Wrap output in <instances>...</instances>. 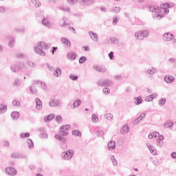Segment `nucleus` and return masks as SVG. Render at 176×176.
Wrapping results in <instances>:
<instances>
[{"label":"nucleus","instance_id":"obj_8","mask_svg":"<svg viewBox=\"0 0 176 176\" xmlns=\"http://www.w3.org/2000/svg\"><path fill=\"white\" fill-rule=\"evenodd\" d=\"M6 173L8 174V175H16L17 171L13 167H8L6 168Z\"/></svg>","mask_w":176,"mask_h":176},{"label":"nucleus","instance_id":"obj_20","mask_svg":"<svg viewBox=\"0 0 176 176\" xmlns=\"http://www.w3.org/2000/svg\"><path fill=\"white\" fill-rule=\"evenodd\" d=\"M54 76L56 78H58V76H61V69L56 68L55 72H54Z\"/></svg>","mask_w":176,"mask_h":176},{"label":"nucleus","instance_id":"obj_55","mask_svg":"<svg viewBox=\"0 0 176 176\" xmlns=\"http://www.w3.org/2000/svg\"><path fill=\"white\" fill-rule=\"evenodd\" d=\"M62 119L63 118L60 116H57L56 118V120L58 122V123H59V122H61Z\"/></svg>","mask_w":176,"mask_h":176},{"label":"nucleus","instance_id":"obj_45","mask_svg":"<svg viewBox=\"0 0 176 176\" xmlns=\"http://www.w3.org/2000/svg\"><path fill=\"white\" fill-rule=\"evenodd\" d=\"M109 88L108 87H104L103 88V93H104V94H109Z\"/></svg>","mask_w":176,"mask_h":176},{"label":"nucleus","instance_id":"obj_59","mask_svg":"<svg viewBox=\"0 0 176 176\" xmlns=\"http://www.w3.org/2000/svg\"><path fill=\"white\" fill-rule=\"evenodd\" d=\"M59 141H61V142H63V144H65V139L64 138V137L60 136Z\"/></svg>","mask_w":176,"mask_h":176},{"label":"nucleus","instance_id":"obj_12","mask_svg":"<svg viewBox=\"0 0 176 176\" xmlns=\"http://www.w3.org/2000/svg\"><path fill=\"white\" fill-rule=\"evenodd\" d=\"M36 102V109H38V111H41L42 109V101L39 98H36L35 99Z\"/></svg>","mask_w":176,"mask_h":176},{"label":"nucleus","instance_id":"obj_44","mask_svg":"<svg viewBox=\"0 0 176 176\" xmlns=\"http://www.w3.org/2000/svg\"><path fill=\"white\" fill-rule=\"evenodd\" d=\"M76 2H78V0H67V3L69 5H75V3H76Z\"/></svg>","mask_w":176,"mask_h":176},{"label":"nucleus","instance_id":"obj_51","mask_svg":"<svg viewBox=\"0 0 176 176\" xmlns=\"http://www.w3.org/2000/svg\"><path fill=\"white\" fill-rule=\"evenodd\" d=\"M14 43V39L12 38V39H11L10 41L9 42V44H8V45H9V47H13Z\"/></svg>","mask_w":176,"mask_h":176},{"label":"nucleus","instance_id":"obj_11","mask_svg":"<svg viewBox=\"0 0 176 176\" xmlns=\"http://www.w3.org/2000/svg\"><path fill=\"white\" fill-rule=\"evenodd\" d=\"M89 35L90 36L92 41H94V42H96V43H98V35H97L96 33H94L93 32H89Z\"/></svg>","mask_w":176,"mask_h":176},{"label":"nucleus","instance_id":"obj_64","mask_svg":"<svg viewBox=\"0 0 176 176\" xmlns=\"http://www.w3.org/2000/svg\"><path fill=\"white\" fill-rule=\"evenodd\" d=\"M62 149H67V143H63Z\"/></svg>","mask_w":176,"mask_h":176},{"label":"nucleus","instance_id":"obj_25","mask_svg":"<svg viewBox=\"0 0 176 176\" xmlns=\"http://www.w3.org/2000/svg\"><path fill=\"white\" fill-rule=\"evenodd\" d=\"M80 104H82V101H80V100H75L73 103V109L74 108H78V107H79V105H80Z\"/></svg>","mask_w":176,"mask_h":176},{"label":"nucleus","instance_id":"obj_40","mask_svg":"<svg viewBox=\"0 0 176 176\" xmlns=\"http://www.w3.org/2000/svg\"><path fill=\"white\" fill-rule=\"evenodd\" d=\"M85 62H86V56H82L80 58V59H79L80 64H83Z\"/></svg>","mask_w":176,"mask_h":176},{"label":"nucleus","instance_id":"obj_24","mask_svg":"<svg viewBox=\"0 0 176 176\" xmlns=\"http://www.w3.org/2000/svg\"><path fill=\"white\" fill-rule=\"evenodd\" d=\"M151 153L153 155H156V148L151 145H147Z\"/></svg>","mask_w":176,"mask_h":176},{"label":"nucleus","instance_id":"obj_22","mask_svg":"<svg viewBox=\"0 0 176 176\" xmlns=\"http://www.w3.org/2000/svg\"><path fill=\"white\" fill-rule=\"evenodd\" d=\"M55 116H56L54 114H50L45 118V122H50V120H53Z\"/></svg>","mask_w":176,"mask_h":176},{"label":"nucleus","instance_id":"obj_30","mask_svg":"<svg viewBox=\"0 0 176 176\" xmlns=\"http://www.w3.org/2000/svg\"><path fill=\"white\" fill-rule=\"evenodd\" d=\"M27 144H28V148H30V149H32V148H34V142H32L31 139H28L27 140Z\"/></svg>","mask_w":176,"mask_h":176},{"label":"nucleus","instance_id":"obj_31","mask_svg":"<svg viewBox=\"0 0 176 176\" xmlns=\"http://www.w3.org/2000/svg\"><path fill=\"white\" fill-rule=\"evenodd\" d=\"M122 130L124 131V134H127V133L130 131V128L129 127L128 125H124L122 126Z\"/></svg>","mask_w":176,"mask_h":176},{"label":"nucleus","instance_id":"obj_47","mask_svg":"<svg viewBox=\"0 0 176 176\" xmlns=\"http://www.w3.org/2000/svg\"><path fill=\"white\" fill-rule=\"evenodd\" d=\"M41 87L43 89V90H46V89H47V85L45 84V82H42Z\"/></svg>","mask_w":176,"mask_h":176},{"label":"nucleus","instance_id":"obj_61","mask_svg":"<svg viewBox=\"0 0 176 176\" xmlns=\"http://www.w3.org/2000/svg\"><path fill=\"white\" fill-rule=\"evenodd\" d=\"M6 10L5 7H0V13H3Z\"/></svg>","mask_w":176,"mask_h":176},{"label":"nucleus","instance_id":"obj_48","mask_svg":"<svg viewBox=\"0 0 176 176\" xmlns=\"http://www.w3.org/2000/svg\"><path fill=\"white\" fill-rule=\"evenodd\" d=\"M118 21H119V19H118V17H113V24L114 25H116V24H118Z\"/></svg>","mask_w":176,"mask_h":176},{"label":"nucleus","instance_id":"obj_6","mask_svg":"<svg viewBox=\"0 0 176 176\" xmlns=\"http://www.w3.org/2000/svg\"><path fill=\"white\" fill-rule=\"evenodd\" d=\"M49 105L51 107H60L61 106V102H60V100H58V99H54V100H52L49 102Z\"/></svg>","mask_w":176,"mask_h":176},{"label":"nucleus","instance_id":"obj_21","mask_svg":"<svg viewBox=\"0 0 176 176\" xmlns=\"http://www.w3.org/2000/svg\"><path fill=\"white\" fill-rule=\"evenodd\" d=\"M6 111H8V107L0 104V113H5Z\"/></svg>","mask_w":176,"mask_h":176},{"label":"nucleus","instance_id":"obj_63","mask_svg":"<svg viewBox=\"0 0 176 176\" xmlns=\"http://www.w3.org/2000/svg\"><path fill=\"white\" fill-rule=\"evenodd\" d=\"M153 137H155V134H153V133L148 134V138L150 140H152V138H153Z\"/></svg>","mask_w":176,"mask_h":176},{"label":"nucleus","instance_id":"obj_58","mask_svg":"<svg viewBox=\"0 0 176 176\" xmlns=\"http://www.w3.org/2000/svg\"><path fill=\"white\" fill-rule=\"evenodd\" d=\"M61 10H63L64 12H69V8L62 7Z\"/></svg>","mask_w":176,"mask_h":176},{"label":"nucleus","instance_id":"obj_15","mask_svg":"<svg viewBox=\"0 0 176 176\" xmlns=\"http://www.w3.org/2000/svg\"><path fill=\"white\" fill-rule=\"evenodd\" d=\"M135 36L138 41H142V39H144V37L142 36V30L137 32L135 34Z\"/></svg>","mask_w":176,"mask_h":176},{"label":"nucleus","instance_id":"obj_17","mask_svg":"<svg viewBox=\"0 0 176 176\" xmlns=\"http://www.w3.org/2000/svg\"><path fill=\"white\" fill-rule=\"evenodd\" d=\"M67 57L69 60H74L75 58H76V54L72 52L67 54Z\"/></svg>","mask_w":176,"mask_h":176},{"label":"nucleus","instance_id":"obj_53","mask_svg":"<svg viewBox=\"0 0 176 176\" xmlns=\"http://www.w3.org/2000/svg\"><path fill=\"white\" fill-rule=\"evenodd\" d=\"M118 41V38H110V42L111 43H115Z\"/></svg>","mask_w":176,"mask_h":176},{"label":"nucleus","instance_id":"obj_5","mask_svg":"<svg viewBox=\"0 0 176 176\" xmlns=\"http://www.w3.org/2000/svg\"><path fill=\"white\" fill-rule=\"evenodd\" d=\"M72 156H74V151H69L65 152H63L62 153V157L65 160H69V159H72Z\"/></svg>","mask_w":176,"mask_h":176},{"label":"nucleus","instance_id":"obj_19","mask_svg":"<svg viewBox=\"0 0 176 176\" xmlns=\"http://www.w3.org/2000/svg\"><path fill=\"white\" fill-rule=\"evenodd\" d=\"M173 126H174V124L172 122V121L170 120L166 121L164 124V127H165V129H170L173 127Z\"/></svg>","mask_w":176,"mask_h":176},{"label":"nucleus","instance_id":"obj_50","mask_svg":"<svg viewBox=\"0 0 176 176\" xmlns=\"http://www.w3.org/2000/svg\"><path fill=\"white\" fill-rule=\"evenodd\" d=\"M21 137L22 138H25V137H30V133H21Z\"/></svg>","mask_w":176,"mask_h":176},{"label":"nucleus","instance_id":"obj_43","mask_svg":"<svg viewBox=\"0 0 176 176\" xmlns=\"http://www.w3.org/2000/svg\"><path fill=\"white\" fill-rule=\"evenodd\" d=\"M12 105L13 107H20V102H19V100H14L12 102Z\"/></svg>","mask_w":176,"mask_h":176},{"label":"nucleus","instance_id":"obj_39","mask_svg":"<svg viewBox=\"0 0 176 176\" xmlns=\"http://www.w3.org/2000/svg\"><path fill=\"white\" fill-rule=\"evenodd\" d=\"M164 104H166V98H161L159 101V105H160V107H163Z\"/></svg>","mask_w":176,"mask_h":176},{"label":"nucleus","instance_id":"obj_23","mask_svg":"<svg viewBox=\"0 0 176 176\" xmlns=\"http://www.w3.org/2000/svg\"><path fill=\"white\" fill-rule=\"evenodd\" d=\"M30 91L32 94H36V93H38V89L34 85H32L30 88Z\"/></svg>","mask_w":176,"mask_h":176},{"label":"nucleus","instance_id":"obj_62","mask_svg":"<svg viewBox=\"0 0 176 176\" xmlns=\"http://www.w3.org/2000/svg\"><path fill=\"white\" fill-rule=\"evenodd\" d=\"M35 6L36 8H39L41 6L40 1H36Z\"/></svg>","mask_w":176,"mask_h":176},{"label":"nucleus","instance_id":"obj_34","mask_svg":"<svg viewBox=\"0 0 176 176\" xmlns=\"http://www.w3.org/2000/svg\"><path fill=\"white\" fill-rule=\"evenodd\" d=\"M121 8L120 7H113L111 10L112 13H119L120 12Z\"/></svg>","mask_w":176,"mask_h":176},{"label":"nucleus","instance_id":"obj_36","mask_svg":"<svg viewBox=\"0 0 176 176\" xmlns=\"http://www.w3.org/2000/svg\"><path fill=\"white\" fill-rule=\"evenodd\" d=\"M96 135L98 137H104V131L98 130L96 131Z\"/></svg>","mask_w":176,"mask_h":176},{"label":"nucleus","instance_id":"obj_14","mask_svg":"<svg viewBox=\"0 0 176 176\" xmlns=\"http://www.w3.org/2000/svg\"><path fill=\"white\" fill-rule=\"evenodd\" d=\"M67 21H68V18L63 16L59 23L60 27H66L68 25V24H67Z\"/></svg>","mask_w":176,"mask_h":176},{"label":"nucleus","instance_id":"obj_37","mask_svg":"<svg viewBox=\"0 0 176 176\" xmlns=\"http://www.w3.org/2000/svg\"><path fill=\"white\" fill-rule=\"evenodd\" d=\"M20 85H21V81L20 80V79L16 78L13 83V86H20Z\"/></svg>","mask_w":176,"mask_h":176},{"label":"nucleus","instance_id":"obj_18","mask_svg":"<svg viewBox=\"0 0 176 176\" xmlns=\"http://www.w3.org/2000/svg\"><path fill=\"white\" fill-rule=\"evenodd\" d=\"M19 116H20V113H19V112H17V111H13L11 113V118H12V119L14 120H17V119H19Z\"/></svg>","mask_w":176,"mask_h":176},{"label":"nucleus","instance_id":"obj_2","mask_svg":"<svg viewBox=\"0 0 176 176\" xmlns=\"http://www.w3.org/2000/svg\"><path fill=\"white\" fill-rule=\"evenodd\" d=\"M71 129L69 125H63L60 127V135H68V130Z\"/></svg>","mask_w":176,"mask_h":176},{"label":"nucleus","instance_id":"obj_46","mask_svg":"<svg viewBox=\"0 0 176 176\" xmlns=\"http://www.w3.org/2000/svg\"><path fill=\"white\" fill-rule=\"evenodd\" d=\"M39 137L40 138H47V133H40Z\"/></svg>","mask_w":176,"mask_h":176},{"label":"nucleus","instance_id":"obj_1","mask_svg":"<svg viewBox=\"0 0 176 176\" xmlns=\"http://www.w3.org/2000/svg\"><path fill=\"white\" fill-rule=\"evenodd\" d=\"M45 45L46 43L44 42L38 43L37 44V47L34 48L35 53L39 54V56H43V57H45V56H46V53H45V52H43V50H45Z\"/></svg>","mask_w":176,"mask_h":176},{"label":"nucleus","instance_id":"obj_35","mask_svg":"<svg viewBox=\"0 0 176 176\" xmlns=\"http://www.w3.org/2000/svg\"><path fill=\"white\" fill-rule=\"evenodd\" d=\"M105 118L107 119V120H113V115L111 113H107L105 115Z\"/></svg>","mask_w":176,"mask_h":176},{"label":"nucleus","instance_id":"obj_54","mask_svg":"<svg viewBox=\"0 0 176 176\" xmlns=\"http://www.w3.org/2000/svg\"><path fill=\"white\" fill-rule=\"evenodd\" d=\"M147 72H148V74H149L150 75H153V74H155V71H153V69H148V70H147Z\"/></svg>","mask_w":176,"mask_h":176},{"label":"nucleus","instance_id":"obj_49","mask_svg":"<svg viewBox=\"0 0 176 176\" xmlns=\"http://www.w3.org/2000/svg\"><path fill=\"white\" fill-rule=\"evenodd\" d=\"M69 78L72 80H78V76L70 75Z\"/></svg>","mask_w":176,"mask_h":176},{"label":"nucleus","instance_id":"obj_32","mask_svg":"<svg viewBox=\"0 0 176 176\" xmlns=\"http://www.w3.org/2000/svg\"><path fill=\"white\" fill-rule=\"evenodd\" d=\"M72 135H75L76 137H80L82 135V133L80 131L76 130V131H72Z\"/></svg>","mask_w":176,"mask_h":176},{"label":"nucleus","instance_id":"obj_28","mask_svg":"<svg viewBox=\"0 0 176 176\" xmlns=\"http://www.w3.org/2000/svg\"><path fill=\"white\" fill-rule=\"evenodd\" d=\"M94 69H96V71H98V72H102V74H104L105 72V69L104 68H101L98 66H94Z\"/></svg>","mask_w":176,"mask_h":176},{"label":"nucleus","instance_id":"obj_7","mask_svg":"<svg viewBox=\"0 0 176 176\" xmlns=\"http://www.w3.org/2000/svg\"><path fill=\"white\" fill-rule=\"evenodd\" d=\"M21 69V66H20L19 64H14V65H12L10 67V69L12 72H14V73L19 72V71H20Z\"/></svg>","mask_w":176,"mask_h":176},{"label":"nucleus","instance_id":"obj_4","mask_svg":"<svg viewBox=\"0 0 176 176\" xmlns=\"http://www.w3.org/2000/svg\"><path fill=\"white\" fill-rule=\"evenodd\" d=\"M148 10L152 12L153 17H159V7L157 6H150Z\"/></svg>","mask_w":176,"mask_h":176},{"label":"nucleus","instance_id":"obj_10","mask_svg":"<svg viewBox=\"0 0 176 176\" xmlns=\"http://www.w3.org/2000/svg\"><path fill=\"white\" fill-rule=\"evenodd\" d=\"M109 151H115L116 148V142L114 141H109L107 145Z\"/></svg>","mask_w":176,"mask_h":176},{"label":"nucleus","instance_id":"obj_57","mask_svg":"<svg viewBox=\"0 0 176 176\" xmlns=\"http://www.w3.org/2000/svg\"><path fill=\"white\" fill-rule=\"evenodd\" d=\"M16 57L18 58H23V57H24V54H17Z\"/></svg>","mask_w":176,"mask_h":176},{"label":"nucleus","instance_id":"obj_33","mask_svg":"<svg viewBox=\"0 0 176 176\" xmlns=\"http://www.w3.org/2000/svg\"><path fill=\"white\" fill-rule=\"evenodd\" d=\"M142 35L143 38H148V36H149V31L148 30L142 31Z\"/></svg>","mask_w":176,"mask_h":176},{"label":"nucleus","instance_id":"obj_9","mask_svg":"<svg viewBox=\"0 0 176 176\" xmlns=\"http://www.w3.org/2000/svg\"><path fill=\"white\" fill-rule=\"evenodd\" d=\"M163 39H164L167 42H170V41H171V39H174V35L170 32L165 33L164 34Z\"/></svg>","mask_w":176,"mask_h":176},{"label":"nucleus","instance_id":"obj_3","mask_svg":"<svg viewBox=\"0 0 176 176\" xmlns=\"http://www.w3.org/2000/svg\"><path fill=\"white\" fill-rule=\"evenodd\" d=\"M98 86H101L102 87H105L106 86L107 87H109L110 86H112V81L109 80H99L97 82Z\"/></svg>","mask_w":176,"mask_h":176},{"label":"nucleus","instance_id":"obj_42","mask_svg":"<svg viewBox=\"0 0 176 176\" xmlns=\"http://www.w3.org/2000/svg\"><path fill=\"white\" fill-rule=\"evenodd\" d=\"M92 122H94V123H97V122H98V118H97V116L94 114L92 115Z\"/></svg>","mask_w":176,"mask_h":176},{"label":"nucleus","instance_id":"obj_60","mask_svg":"<svg viewBox=\"0 0 176 176\" xmlns=\"http://www.w3.org/2000/svg\"><path fill=\"white\" fill-rule=\"evenodd\" d=\"M171 157H173V159H176V153L173 152L170 154Z\"/></svg>","mask_w":176,"mask_h":176},{"label":"nucleus","instance_id":"obj_52","mask_svg":"<svg viewBox=\"0 0 176 176\" xmlns=\"http://www.w3.org/2000/svg\"><path fill=\"white\" fill-rule=\"evenodd\" d=\"M172 6H174V3H170L169 4L168 3L164 4L165 8H172Z\"/></svg>","mask_w":176,"mask_h":176},{"label":"nucleus","instance_id":"obj_13","mask_svg":"<svg viewBox=\"0 0 176 176\" xmlns=\"http://www.w3.org/2000/svg\"><path fill=\"white\" fill-rule=\"evenodd\" d=\"M164 80L166 83H173L175 80V78L173 76H166Z\"/></svg>","mask_w":176,"mask_h":176},{"label":"nucleus","instance_id":"obj_56","mask_svg":"<svg viewBox=\"0 0 176 176\" xmlns=\"http://www.w3.org/2000/svg\"><path fill=\"white\" fill-rule=\"evenodd\" d=\"M109 57L110 60H113V52H111L109 54Z\"/></svg>","mask_w":176,"mask_h":176},{"label":"nucleus","instance_id":"obj_26","mask_svg":"<svg viewBox=\"0 0 176 176\" xmlns=\"http://www.w3.org/2000/svg\"><path fill=\"white\" fill-rule=\"evenodd\" d=\"M42 23L43 25H45V27H47L48 28L51 27V24H50V22H49V21L43 19V21H42Z\"/></svg>","mask_w":176,"mask_h":176},{"label":"nucleus","instance_id":"obj_16","mask_svg":"<svg viewBox=\"0 0 176 176\" xmlns=\"http://www.w3.org/2000/svg\"><path fill=\"white\" fill-rule=\"evenodd\" d=\"M60 41L64 45H66L67 47H71V42H69V41H68L66 38H61Z\"/></svg>","mask_w":176,"mask_h":176},{"label":"nucleus","instance_id":"obj_27","mask_svg":"<svg viewBox=\"0 0 176 176\" xmlns=\"http://www.w3.org/2000/svg\"><path fill=\"white\" fill-rule=\"evenodd\" d=\"M135 104H136V105H140V104H142V98L139 96L137 98H135Z\"/></svg>","mask_w":176,"mask_h":176},{"label":"nucleus","instance_id":"obj_41","mask_svg":"<svg viewBox=\"0 0 176 176\" xmlns=\"http://www.w3.org/2000/svg\"><path fill=\"white\" fill-rule=\"evenodd\" d=\"M11 157H14V159H17L19 157H21L19 153H15L11 155Z\"/></svg>","mask_w":176,"mask_h":176},{"label":"nucleus","instance_id":"obj_38","mask_svg":"<svg viewBox=\"0 0 176 176\" xmlns=\"http://www.w3.org/2000/svg\"><path fill=\"white\" fill-rule=\"evenodd\" d=\"M156 142H157V146H159L160 148H162L163 146V141L160 140H156Z\"/></svg>","mask_w":176,"mask_h":176},{"label":"nucleus","instance_id":"obj_29","mask_svg":"<svg viewBox=\"0 0 176 176\" xmlns=\"http://www.w3.org/2000/svg\"><path fill=\"white\" fill-rule=\"evenodd\" d=\"M156 97H157V94H151L146 97L147 101H152V100L155 99Z\"/></svg>","mask_w":176,"mask_h":176}]
</instances>
